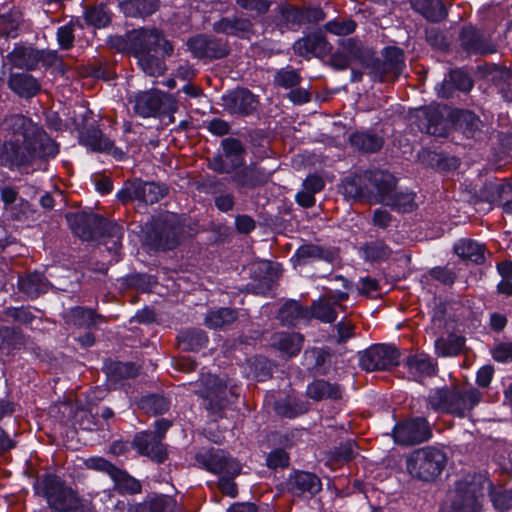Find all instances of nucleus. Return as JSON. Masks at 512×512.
<instances>
[{
    "mask_svg": "<svg viewBox=\"0 0 512 512\" xmlns=\"http://www.w3.org/2000/svg\"><path fill=\"white\" fill-rule=\"evenodd\" d=\"M266 462L269 468H284L289 464V456L284 449L277 448L268 454Z\"/></svg>",
    "mask_w": 512,
    "mask_h": 512,
    "instance_id": "obj_62",
    "label": "nucleus"
},
{
    "mask_svg": "<svg viewBox=\"0 0 512 512\" xmlns=\"http://www.w3.org/2000/svg\"><path fill=\"white\" fill-rule=\"evenodd\" d=\"M416 125L421 132L434 136L445 134L443 115L438 107L428 106L417 110Z\"/></svg>",
    "mask_w": 512,
    "mask_h": 512,
    "instance_id": "obj_20",
    "label": "nucleus"
},
{
    "mask_svg": "<svg viewBox=\"0 0 512 512\" xmlns=\"http://www.w3.org/2000/svg\"><path fill=\"white\" fill-rule=\"evenodd\" d=\"M468 92L473 87V81L469 74L462 70H454L449 74V80H445L437 87V94L439 97L447 98L451 94V87Z\"/></svg>",
    "mask_w": 512,
    "mask_h": 512,
    "instance_id": "obj_31",
    "label": "nucleus"
},
{
    "mask_svg": "<svg viewBox=\"0 0 512 512\" xmlns=\"http://www.w3.org/2000/svg\"><path fill=\"white\" fill-rule=\"evenodd\" d=\"M398 351L388 345H375L360 354L359 364L366 371L386 370L398 363Z\"/></svg>",
    "mask_w": 512,
    "mask_h": 512,
    "instance_id": "obj_13",
    "label": "nucleus"
},
{
    "mask_svg": "<svg viewBox=\"0 0 512 512\" xmlns=\"http://www.w3.org/2000/svg\"><path fill=\"white\" fill-rule=\"evenodd\" d=\"M133 445L140 454L149 456L158 462H162L166 457L160 439L154 433H141L137 435Z\"/></svg>",
    "mask_w": 512,
    "mask_h": 512,
    "instance_id": "obj_26",
    "label": "nucleus"
},
{
    "mask_svg": "<svg viewBox=\"0 0 512 512\" xmlns=\"http://www.w3.org/2000/svg\"><path fill=\"white\" fill-rule=\"evenodd\" d=\"M368 181L369 187L373 190L371 201L374 202L386 204L396 190V179L387 171H368Z\"/></svg>",
    "mask_w": 512,
    "mask_h": 512,
    "instance_id": "obj_16",
    "label": "nucleus"
},
{
    "mask_svg": "<svg viewBox=\"0 0 512 512\" xmlns=\"http://www.w3.org/2000/svg\"><path fill=\"white\" fill-rule=\"evenodd\" d=\"M454 251L459 257L476 264L485 261V247L472 239H460L454 245Z\"/></svg>",
    "mask_w": 512,
    "mask_h": 512,
    "instance_id": "obj_34",
    "label": "nucleus"
},
{
    "mask_svg": "<svg viewBox=\"0 0 512 512\" xmlns=\"http://www.w3.org/2000/svg\"><path fill=\"white\" fill-rule=\"evenodd\" d=\"M492 484L482 475H466L459 480L442 512H480V498Z\"/></svg>",
    "mask_w": 512,
    "mask_h": 512,
    "instance_id": "obj_4",
    "label": "nucleus"
},
{
    "mask_svg": "<svg viewBox=\"0 0 512 512\" xmlns=\"http://www.w3.org/2000/svg\"><path fill=\"white\" fill-rule=\"evenodd\" d=\"M43 141H35L34 139H20L17 142L16 153L19 156H26L27 160L19 162V165L30 164L36 158L54 157L56 154H46Z\"/></svg>",
    "mask_w": 512,
    "mask_h": 512,
    "instance_id": "obj_38",
    "label": "nucleus"
},
{
    "mask_svg": "<svg viewBox=\"0 0 512 512\" xmlns=\"http://www.w3.org/2000/svg\"><path fill=\"white\" fill-rule=\"evenodd\" d=\"M177 108V102L173 96L157 90L142 92L135 97L134 101V110L142 117H171Z\"/></svg>",
    "mask_w": 512,
    "mask_h": 512,
    "instance_id": "obj_10",
    "label": "nucleus"
},
{
    "mask_svg": "<svg viewBox=\"0 0 512 512\" xmlns=\"http://www.w3.org/2000/svg\"><path fill=\"white\" fill-rule=\"evenodd\" d=\"M136 512H181V509L172 497L155 495L139 504Z\"/></svg>",
    "mask_w": 512,
    "mask_h": 512,
    "instance_id": "obj_35",
    "label": "nucleus"
},
{
    "mask_svg": "<svg viewBox=\"0 0 512 512\" xmlns=\"http://www.w3.org/2000/svg\"><path fill=\"white\" fill-rule=\"evenodd\" d=\"M462 48L470 54H491L496 47L490 37L473 27H465L460 33Z\"/></svg>",
    "mask_w": 512,
    "mask_h": 512,
    "instance_id": "obj_17",
    "label": "nucleus"
},
{
    "mask_svg": "<svg viewBox=\"0 0 512 512\" xmlns=\"http://www.w3.org/2000/svg\"><path fill=\"white\" fill-rule=\"evenodd\" d=\"M410 4L415 11L432 22L441 21L447 15L441 0H410Z\"/></svg>",
    "mask_w": 512,
    "mask_h": 512,
    "instance_id": "obj_32",
    "label": "nucleus"
},
{
    "mask_svg": "<svg viewBox=\"0 0 512 512\" xmlns=\"http://www.w3.org/2000/svg\"><path fill=\"white\" fill-rule=\"evenodd\" d=\"M350 143L353 147L363 152L373 153L381 149L383 139L369 132H357L350 136Z\"/></svg>",
    "mask_w": 512,
    "mask_h": 512,
    "instance_id": "obj_44",
    "label": "nucleus"
},
{
    "mask_svg": "<svg viewBox=\"0 0 512 512\" xmlns=\"http://www.w3.org/2000/svg\"><path fill=\"white\" fill-rule=\"evenodd\" d=\"M85 19L88 24L102 28L107 26L110 21V13L104 6H95L86 10Z\"/></svg>",
    "mask_w": 512,
    "mask_h": 512,
    "instance_id": "obj_55",
    "label": "nucleus"
},
{
    "mask_svg": "<svg viewBox=\"0 0 512 512\" xmlns=\"http://www.w3.org/2000/svg\"><path fill=\"white\" fill-rule=\"evenodd\" d=\"M403 67V51L397 47H387L384 51V61L375 66L374 78L379 81H385L389 75L396 77L401 74Z\"/></svg>",
    "mask_w": 512,
    "mask_h": 512,
    "instance_id": "obj_19",
    "label": "nucleus"
},
{
    "mask_svg": "<svg viewBox=\"0 0 512 512\" xmlns=\"http://www.w3.org/2000/svg\"><path fill=\"white\" fill-rule=\"evenodd\" d=\"M18 286L22 292L31 298L37 297L49 288L47 280L38 272L21 277L18 281Z\"/></svg>",
    "mask_w": 512,
    "mask_h": 512,
    "instance_id": "obj_40",
    "label": "nucleus"
},
{
    "mask_svg": "<svg viewBox=\"0 0 512 512\" xmlns=\"http://www.w3.org/2000/svg\"><path fill=\"white\" fill-rule=\"evenodd\" d=\"M225 107L230 113L248 115L257 108L258 101L247 89H238L223 96Z\"/></svg>",
    "mask_w": 512,
    "mask_h": 512,
    "instance_id": "obj_21",
    "label": "nucleus"
},
{
    "mask_svg": "<svg viewBox=\"0 0 512 512\" xmlns=\"http://www.w3.org/2000/svg\"><path fill=\"white\" fill-rule=\"evenodd\" d=\"M222 147L224 153L227 154V157H232L234 160L235 158L242 159L244 147L239 140L226 138L222 141Z\"/></svg>",
    "mask_w": 512,
    "mask_h": 512,
    "instance_id": "obj_63",
    "label": "nucleus"
},
{
    "mask_svg": "<svg viewBox=\"0 0 512 512\" xmlns=\"http://www.w3.org/2000/svg\"><path fill=\"white\" fill-rule=\"evenodd\" d=\"M17 142H20L19 138L15 140H9L5 142L0 141V164L3 166H15L19 165V162L27 160L26 156H19L17 151Z\"/></svg>",
    "mask_w": 512,
    "mask_h": 512,
    "instance_id": "obj_50",
    "label": "nucleus"
},
{
    "mask_svg": "<svg viewBox=\"0 0 512 512\" xmlns=\"http://www.w3.org/2000/svg\"><path fill=\"white\" fill-rule=\"evenodd\" d=\"M3 129L16 138L43 141L46 154H57L58 145L40 127L23 115H11L3 121Z\"/></svg>",
    "mask_w": 512,
    "mask_h": 512,
    "instance_id": "obj_9",
    "label": "nucleus"
},
{
    "mask_svg": "<svg viewBox=\"0 0 512 512\" xmlns=\"http://www.w3.org/2000/svg\"><path fill=\"white\" fill-rule=\"evenodd\" d=\"M293 49L300 56L323 57L331 51V45L328 43L324 35L320 32L309 34L297 40Z\"/></svg>",
    "mask_w": 512,
    "mask_h": 512,
    "instance_id": "obj_22",
    "label": "nucleus"
},
{
    "mask_svg": "<svg viewBox=\"0 0 512 512\" xmlns=\"http://www.w3.org/2000/svg\"><path fill=\"white\" fill-rule=\"evenodd\" d=\"M490 75L491 81L499 88L503 98L512 102V71L505 67H496Z\"/></svg>",
    "mask_w": 512,
    "mask_h": 512,
    "instance_id": "obj_47",
    "label": "nucleus"
},
{
    "mask_svg": "<svg viewBox=\"0 0 512 512\" xmlns=\"http://www.w3.org/2000/svg\"><path fill=\"white\" fill-rule=\"evenodd\" d=\"M368 171L345 178L342 182L343 193L352 199L372 200L373 190L368 185Z\"/></svg>",
    "mask_w": 512,
    "mask_h": 512,
    "instance_id": "obj_23",
    "label": "nucleus"
},
{
    "mask_svg": "<svg viewBox=\"0 0 512 512\" xmlns=\"http://www.w3.org/2000/svg\"><path fill=\"white\" fill-rule=\"evenodd\" d=\"M272 344L289 357L297 355L303 342V336L298 333H278L272 339Z\"/></svg>",
    "mask_w": 512,
    "mask_h": 512,
    "instance_id": "obj_41",
    "label": "nucleus"
},
{
    "mask_svg": "<svg viewBox=\"0 0 512 512\" xmlns=\"http://www.w3.org/2000/svg\"><path fill=\"white\" fill-rule=\"evenodd\" d=\"M306 395L314 401L337 400L341 398L342 392L339 385L319 379L307 386Z\"/></svg>",
    "mask_w": 512,
    "mask_h": 512,
    "instance_id": "obj_30",
    "label": "nucleus"
},
{
    "mask_svg": "<svg viewBox=\"0 0 512 512\" xmlns=\"http://www.w3.org/2000/svg\"><path fill=\"white\" fill-rule=\"evenodd\" d=\"M42 484L50 512H81L82 502L78 494L59 477L48 475Z\"/></svg>",
    "mask_w": 512,
    "mask_h": 512,
    "instance_id": "obj_7",
    "label": "nucleus"
},
{
    "mask_svg": "<svg viewBox=\"0 0 512 512\" xmlns=\"http://www.w3.org/2000/svg\"><path fill=\"white\" fill-rule=\"evenodd\" d=\"M405 364L409 374L416 381H419L423 377L431 376L435 371L433 363L429 357L424 354L407 357Z\"/></svg>",
    "mask_w": 512,
    "mask_h": 512,
    "instance_id": "obj_39",
    "label": "nucleus"
},
{
    "mask_svg": "<svg viewBox=\"0 0 512 512\" xmlns=\"http://www.w3.org/2000/svg\"><path fill=\"white\" fill-rule=\"evenodd\" d=\"M107 385L110 389H117L121 381L130 379L138 374V368L132 363L110 361L105 364Z\"/></svg>",
    "mask_w": 512,
    "mask_h": 512,
    "instance_id": "obj_24",
    "label": "nucleus"
},
{
    "mask_svg": "<svg viewBox=\"0 0 512 512\" xmlns=\"http://www.w3.org/2000/svg\"><path fill=\"white\" fill-rule=\"evenodd\" d=\"M392 435L395 443L413 446L428 441L432 437V431L425 418L417 417L396 424Z\"/></svg>",
    "mask_w": 512,
    "mask_h": 512,
    "instance_id": "obj_12",
    "label": "nucleus"
},
{
    "mask_svg": "<svg viewBox=\"0 0 512 512\" xmlns=\"http://www.w3.org/2000/svg\"><path fill=\"white\" fill-rule=\"evenodd\" d=\"M379 284L376 279L371 277L360 278L358 283V291L361 295L367 297H376L378 295Z\"/></svg>",
    "mask_w": 512,
    "mask_h": 512,
    "instance_id": "obj_64",
    "label": "nucleus"
},
{
    "mask_svg": "<svg viewBox=\"0 0 512 512\" xmlns=\"http://www.w3.org/2000/svg\"><path fill=\"white\" fill-rule=\"evenodd\" d=\"M336 305L329 301V297L321 296L311 305L310 318L314 317L324 323H332L337 318Z\"/></svg>",
    "mask_w": 512,
    "mask_h": 512,
    "instance_id": "obj_45",
    "label": "nucleus"
},
{
    "mask_svg": "<svg viewBox=\"0 0 512 512\" xmlns=\"http://www.w3.org/2000/svg\"><path fill=\"white\" fill-rule=\"evenodd\" d=\"M9 63L19 69L33 70L40 62V51L31 47H15L8 55Z\"/></svg>",
    "mask_w": 512,
    "mask_h": 512,
    "instance_id": "obj_28",
    "label": "nucleus"
},
{
    "mask_svg": "<svg viewBox=\"0 0 512 512\" xmlns=\"http://www.w3.org/2000/svg\"><path fill=\"white\" fill-rule=\"evenodd\" d=\"M294 258L299 265H304L316 260L332 262L334 260V253L318 245L303 244L297 249Z\"/></svg>",
    "mask_w": 512,
    "mask_h": 512,
    "instance_id": "obj_33",
    "label": "nucleus"
},
{
    "mask_svg": "<svg viewBox=\"0 0 512 512\" xmlns=\"http://www.w3.org/2000/svg\"><path fill=\"white\" fill-rule=\"evenodd\" d=\"M243 164V159L227 157V154L215 156L209 159L208 166L215 172L218 173H231L233 170Z\"/></svg>",
    "mask_w": 512,
    "mask_h": 512,
    "instance_id": "obj_53",
    "label": "nucleus"
},
{
    "mask_svg": "<svg viewBox=\"0 0 512 512\" xmlns=\"http://www.w3.org/2000/svg\"><path fill=\"white\" fill-rule=\"evenodd\" d=\"M274 81L276 85L289 89L299 84L300 76L294 69L283 68L276 72Z\"/></svg>",
    "mask_w": 512,
    "mask_h": 512,
    "instance_id": "obj_57",
    "label": "nucleus"
},
{
    "mask_svg": "<svg viewBox=\"0 0 512 512\" xmlns=\"http://www.w3.org/2000/svg\"><path fill=\"white\" fill-rule=\"evenodd\" d=\"M278 319L285 326H296L310 320V311L296 300H288L279 309Z\"/></svg>",
    "mask_w": 512,
    "mask_h": 512,
    "instance_id": "obj_25",
    "label": "nucleus"
},
{
    "mask_svg": "<svg viewBox=\"0 0 512 512\" xmlns=\"http://www.w3.org/2000/svg\"><path fill=\"white\" fill-rule=\"evenodd\" d=\"M180 232L181 226L176 223L174 217L167 216L152 224L148 230L147 241L155 249L171 250L179 244Z\"/></svg>",
    "mask_w": 512,
    "mask_h": 512,
    "instance_id": "obj_11",
    "label": "nucleus"
},
{
    "mask_svg": "<svg viewBox=\"0 0 512 512\" xmlns=\"http://www.w3.org/2000/svg\"><path fill=\"white\" fill-rule=\"evenodd\" d=\"M446 455L435 447H425L411 453L406 459L408 473L422 481L437 478L446 465Z\"/></svg>",
    "mask_w": 512,
    "mask_h": 512,
    "instance_id": "obj_6",
    "label": "nucleus"
},
{
    "mask_svg": "<svg viewBox=\"0 0 512 512\" xmlns=\"http://www.w3.org/2000/svg\"><path fill=\"white\" fill-rule=\"evenodd\" d=\"M135 188L136 200L146 204L156 203L167 193L165 186L155 182L135 180Z\"/></svg>",
    "mask_w": 512,
    "mask_h": 512,
    "instance_id": "obj_37",
    "label": "nucleus"
},
{
    "mask_svg": "<svg viewBox=\"0 0 512 512\" xmlns=\"http://www.w3.org/2000/svg\"><path fill=\"white\" fill-rule=\"evenodd\" d=\"M200 386L195 392L204 399V405L211 413L220 412L236 398L234 390L214 375H202Z\"/></svg>",
    "mask_w": 512,
    "mask_h": 512,
    "instance_id": "obj_8",
    "label": "nucleus"
},
{
    "mask_svg": "<svg viewBox=\"0 0 512 512\" xmlns=\"http://www.w3.org/2000/svg\"><path fill=\"white\" fill-rule=\"evenodd\" d=\"M79 139L82 145L95 152H110L113 148V143L98 128L93 126L86 128L83 125Z\"/></svg>",
    "mask_w": 512,
    "mask_h": 512,
    "instance_id": "obj_29",
    "label": "nucleus"
},
{
    "mask_svg": "<svg viewBox=\"0 0 512 512\" xmlns=\"http://www.w3.org/2000/svg\"><path fill=\"white\" fill-rule=\"evenodd\" d=\"M251 22L248 19L233 17H224L213 23V30L217 33L239 36L251 29Z\"/></svg>",
    "mask_w": 512,
    "mask_h": 512,
    "instance_id": "obj_36",
    "label": "nucleus"
},
{
    "mask_svg": "<svg viewBox=\"0 0 512 512\" xmlns=\"http://www.w3.org/2000/svg\"><path fill=\"white\" fill-rule=\"evenodd\" d=\"M366 259L379 261L387 259L391 254V249L382 241L376 240L366 244L363 247Z\"/></svg>",
    "mask_w": 512,
    "mask_h": 512,
    "instance_id": "obj_56",
    "label": "nucleus"
},
{
    "mask_svg": "<svg viewBox=\"0 0 512 512\" xmlns=\"http://www.w3.org/2000/svg\"><path fill=\"white\" fill-rule=\"evenodd\" d=\"M127 41L142 71L153 77L162 75L166 66L163 58L170 56L173 46L156 28H140L127 34Z\"/></svg>",
    "mask_w": 512,
    "mask_h": 512,
    "instance_id": "obj_1",
    "label": "nucleus"
},
{
    "mask_svg": "<svg viewBox=\"0 0 512 512\" xmlns=\"http://www.w3.org/2000/svg\"><path fill=\"white\" fill-rule=\"evenodd\" d=\"M385 205L399 212H411L417 207L414 193L397 190H395L391 198H388Z\"/></svg>",
    "mask_w": 512,
    "mask_h": 512,
    "instance_id": "obj_52",
    "label": "nucleus"
},
{
    "mask_svg": "<svg viewBox=\"0 0 512 512\" xmlns=\"http://www.w3.org/2000/svg\"><path fill=\"white\" fill-rule=\"evenodd\" d=\"M464 346V338L450 334L435 341V351L438 356L449 357L458 355Z\"/></svg>",
    "mask_w": 512,
    "mask_h": 512,
    "instance_id": "obj_46",
    "label": "nucleus"
},
{
    "mask_svg": "<svg viewBox=\"0 0 512 512\" xmlns=\"http://www.w3.org/2000/svg\"><path fill=\"white\" fill-rule=\"evenodd\" d=\"M456 125L467 138H475L481 131L482 121L473 112L461 110L456 113Z\"/></svg>",
    "mask_w": 512,
    "mask_h": 512,
    "instance_id": "obj_43",
    "label": "nucleus"
},
{
    "mask_svg": "<svg viewBox=\"0 0 512 512\" xmlns=\"http://www.w3.org/2000/svg\"><path fill=\"white\" fill-rule=\"evenodd\" d=\"M67 222L74 235L84 241L106 237L105 245L109 251L117 254L121 249L123 228L117 223L108 221L97 214L79 212L68 213Z\"/></svg>",
    "mask_w": 512,
    "mask_h": 512,
    "instance_id": "obj_2",
    "label": "nucleus"
},
{
    "mask_svg": "<svg viewBox=\"0 0 512 512\" xmlns=\"http://www.w3.org/2000/svg\"><path fill=\"white\" fill-rule=\"evenodd\" d=\"M275 410L277 414L287 417L294 418L298 415L304 414L308 411V405L301 401L293 398H286L279 400L275 403Z\"/></svg>",
    "mask_w": 512,
    "mask_h": 512,
    "instance_id": "obj_49",
    "label": "nucleus"
},
{
    "mask_svg": "<svg viewBox=\"0 0 512 512\" xmlns=\"http://www.w3.org/2000/svg\"><path fill=\"white\" fill-rule=\"evenodd\" d=\"M187 46L196 58L218 59L229 53L228 45L222 39L198 35L188 40Z\"/></svg>",
    "mask_w": 512,
    "mask_h": 512,
    "instance_id": "obj_15",
    "label": "nucleus"
},
{
    "mask_svg": "<svg viewBox=\"0 0 512 512\" xmlns=\"http://www.w3.org/2000/svg\"><path fill=\"white\" fill-rule=\"evenodd\" d=\"M280 14L283 21L290 26H300L304 24L303 10L293 6H281Z\"/></svg>",
    "mask_w": 512,
    "mask_h": 512,
    "instance_id": "obj_61",
    "label": "nucleus"
},
{
    "mask_svg": "<svg viewBox=\"0 0 512 512\" xmlns=\"http://www.w3.org/2000/svg\"><path fill=\"white\" fill-rule=\"evenodd\" d=\"M238 312L232 308H219L209 311L204 319L208 328L221 329L236 321Z\"/></svg>",
    "mask_w": 512,
    "mask_h": 512,
    "instance_id": "obj_42",
    "label": "nucleus"
},
{
    "mask_svg": "<svg viewBox=\"0 0 512 512\" xmlns=\"http://www.w3.org/2000/svg\"><path fill=\"white\" fill-rule=\"evenodd\" d=\"M287 487L294 496L311 497L321 490L322 484L315 474L296 471L289 476Z\"/></svg>",
    "mask_w": 512,
    "mask_h": 512,
    "instance_id": "obj_18",
    "label": "nucleus"
},
{
    "mask_svg": "<svg viewBox=\"0 0 512 512\" xmlns=\"http://www.w3.org/2000/svg\"><path fill=\"white\" fill-rule=\"evenodd\" d=\"M491 500L496 510L506 512L512 508V492L499 489L491 493Z\"/></svg>",
    "mask_w": 512,
    "mask_h": 512,
    "instance_id": "obj_60",
    "label": "nucleus"
},
{
    "mask_svg": "<svg viewBox=\"0 0 512 512\" xmlns=\"http://www.w3.org/2000/svg\"><path fill=\"white\" fill-rule=\"evenodd\" d=\"M481 396V393L473 388L459 389L456 386L436 388L430 391L427 404L436 412L465 417L467 412L480 402Z\"/></svg>",
    "mask_w": 512,
    "mask_h": 512,
    "instance_id": "obj_3",
    "label": "nucleus"
},
{
    "mask_svg": "<svg viewBox=\"0 0 512 512\" xmlns=\"http://www.w3.org/2000/svg\"><path fill=\"white\" fill-rule=\"evenodd\" d=\"M139 407L147 413L157 415L169 409V402L162 396L149 395L140 400Z\"/></svg>",
    "mask_w": 512,
    "mask_h": 512,
    "instance_id": "obj_54",
    "label": "nucleus"
},
{
    "mask_svg": "<svg viewBox=\"0 0 512 512\" xmlns=\"http://www.w3.org/2000/svg\"><path fill=\"white\" fill-rule=\"evenodd\" d=\"M9 88L20 97L31 98L41 89L38 80L30 74L15 73L8 79Z\"/></svg>",
    "mask_w": 512,
    "mask_h": 512,
    "instance_id": "obj_27",
    "label": "nucleus"
},
{
    "mask_svg": "<svg viewBox=\"0 0 512 512\" xmlns=\"http://www.w3.org/2000/svg\"><path fill=\"white\" fill-rule=\"evenodd\" d=\"M112 479L114 480L115 485L123 492L137 493L141 490V485L136 479L130 477L119 469Z\"/></svg>",
    "mask_w": 512,
    "mask_h": 512,
    "instance_id": "obj_58",
    "label": "nucleus"
},
{
    "mask_svg": "<svg viewBox=\"0 0 512 512\" xmlns=\"http://www.w3.org/2000/svg\"><path fill=\"white\" fill-rule=\"evenodd\" d=\"M70 320L79 327H95L103 321L101 315L96 314L92 309L75 307L70 310Z\"/></svg>",
    "mask_w": 512,
    "mask_h": 512,
    "instance_id": "obj_48",
    "label": "nucleus"
},
{
    "mask_svg": "<svg viewBox=\"0 0 512 512\" xmlns=\"http://www.w3.org/2000/svg\"><path fill=\"white\" fill-rule=\"evenodd\" d=\"M356 28V24L352 20H342V21H329L324 25V29L326 32H329L334 35L343 36L348 35L354 32Z\"/></svg>",
    "mask_w": 512,
    "mask_h": 512,
    "instance_id": "obj_59",
    "label": "nucleus"
},
{
    "mask_svg": "<svg viewBox=\"0 0 512 512\" xmlns=\"http://www.w3.org/2000/svg\"><path fill=\"white\" fill-rule=\"evenodd\" d=\"M249 270L253 281L248 284V288L254 294H266L279 277V269L266 260L252 263Z\"/></svg>",
    "mask_w": 512,
    "mask_h": 512,
    "instance_id": "obj_14",
    "label": "nucleus"
},
{
    "mask_svg": "<svg viewBox=\"0 0 512 512\" xmlns=\"http://www.w3.org/2000/svg\"><path fill=\"white\" fill-rule=\"evenodd\" d=\"M195 459L207 471L221 474L218 482L220 490L232 498L236 497L237 488L233 478L241 473V465L237 460L220 449L202 450L196 454Z\"/></svg>",
    "mask_w": 512,
    "mask_h": 512,
    "instance_id": "obj_5",
    "label": "nucleus"
},
{
    "mask_svg": "<svg viewBox=\"0 0 512 512\" xmlns=\"http://www.w3.org/2000/svg\"><path fill=\"white\" fill-rule=\"evenodd\" d=\"M178 341L185 350H198L206 345L208 339L204 331L192 329L180 332Z\"/></svg>",
    "mask_w": 512,
    "mask_h": 512,
    "instance_id": "obj_51",
    "label": "nucleus"
}]
</instances>
